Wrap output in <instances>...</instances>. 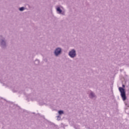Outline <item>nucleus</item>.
Listing matches in <instances>:
<instances>
[{
  "instance_id": "nucleus-7",
  "label": "nucleus",
  "mask_w": 129,
  "mask_h": 129,
  "mask_svg": "<svg viewBox=\"0 0 129 129\" xmlns=\"http://www.w3.org/2000/svg\"><path fill=\"white\" fill-rule=\"evenodd\" d=\"M24 7H21L19 9V10L21 11H24Z\"/></svg>"
},
{
  "instance_id": "nucleus-4",
  "label": "nucleus",
  "mask_w": 129,
  "mask_h": 129,
  "mask_svg": "<svg viewBox=\"0 0 129 129\" xmlns=\"http://www.w3.org/2000/svg\"><path fill=\"white\" fill-rule=\"evenodd\" d=\"M56 11L57 12H58L59 14H61L62 13V10H61V9H60V8L58 7L56 9Z\"/></svg>"
},
{
  "instance_id": "nucleus-8",
  "label": "nucleus",
  "mask_w": 129,
  "mask_h": 129,
  "mask_svg": "<svg viewBox=\"0 0 129 129\" xmlns=\"http://www.w3.org/2000/svg\"><path fill=\"white\" fill-rule=\"evenodd\" d=\"M2 45H3V44H5V41L3 40L2 41V42H1Z\"/></svg>"
},
{
  "instance_id": "nucleus-10",
  "label": "nucleus",
  "mask_w": 129,
  "mask_h": 129,
  "mask_svg": "<svg viewBox=\"0 0 129 129\" xmlns=\"http://www.w3.org/2000/svg\"><path fill=\"white\" fill-rule=\"evenodd\" d=\"M35 62H37V63H39V61L38 60H36Z\"/></svg>"
},
{
  "instance_id": "nucleus-3",
  "label": "nucleus",
  "mask_w": 129,
  "mask_h": 129,
  "mask_svg": "<svg viewBox=\"0 0 129 129\" xmlns=\"http://www.w3.org/2000/svg\"><path fill=\"white\" fill-rule=\"evenodd\" d=\"M54 53L56 56H58V55H59V54L61 53V48H56L54 51Z\"/></svg>"
},
{
  "instance_id": "nucleus-9",
  "label": "nucleus",
  "mask_w": 129,
  "mask_h": 129,
  "mask_svg": "<svg viewBox=\"0 0 129 129\" xmlns=\"http://www.w3.org/2000/svg\"><path fill=\"white\" fill-rule=\"evenodd\" d=\"M124 87H125V86L124 85H122V88H124Z\"/></svg>"
},
{
  "instance_id": "nucleus-5",
  "label": "nucleus",
  "mask_w": 129,
  "mask_h": 129,
  "mask_svg": "<svg viewBox=\"0 0 129 129\" xmlns=\"http://www.w3.org/2000/svg\"><path fill=\"white\" fill-rule=\"evenodd\" d=\"M90 97H94V94H93V93H91L90 95Z\"/></svg>"
},
{
  "instance_id": "nucleus-2",
  "label": "nucleus",
  "mask_w": 129,
  "mask_h": 129,
  "mask_svg": "<svg viewBox=\"0 0 129 129\" xmlns=\"http://www.w3.org/2000/svg\"><path fill=\"white\" fill-rule=\"evenodd\" d=\"M69 55L72 58L75 57V56H76V52L75 50L74 49H73L72 50L70 51Z\"/></svg>"
},
{
  "instance_id": "nucleus-1",
  "label": "nucleus",
  "mask_w": 129,
  "mask_h": 129,
  "mask_svg": "<svg viewBox=\"0 0 129 129\" xmlns=\"http://www.w3.org/2000/svg\"><path fill=\"white\" fill-rule=\"evenodd\" d=\"M119 91L120 93L121 97L123 101L126 100V95L125 94V90L124 89L119 87Z\"/></svg>"
},
{
  "instance_id": "nucleus-6",
  "label": "nucleus",
  "mask_w": 129,
  "mask_h": 129,
  "mask_svg": "<svg viewBox=\"0 0 129 129\" xmlns=\"http://www.w3.org/2000/svg\"><path fill=\"white\" fill-rule=\"evenodd\" d=\"M58 113H59V114H63V111H58Z\"/></svg>"
}]
</instances>
